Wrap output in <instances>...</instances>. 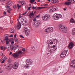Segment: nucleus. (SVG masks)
<instances>
[{
    "label": "nucleus",
    "instance_id": "obj_1",
    "mask_svg": "<svg viewBox=\"0 0 75 75\" xmlns=\"http://www.w3.org/2000/svg\"><path fill=\"white\" fill-rule=\"evenodd\" d=\"M59 29L61 31L63 32L64 33H66L67 32L68 30L67 28L65 27V26H62L61 24L59 25Z\"/></svg>",
    "mask_w": 75,
    "mask_h": 75
},
{
    "label": "nucleus",
    "instance_id": "obj_2",
    "mask_svg": "<svg viewBox=\"0 0 75 75\" xmlns=\"http://www.w3.org/2000/svg\"><path fill=\"white\" fill-rule=\"evenodd\" d=\"M27 64L24 65V68H28L29 66L28 65H32V62L31 59L28 60L27 59L26 61Z\"/></svg>",
    "mask_w": 75,
    "mask_h": 75
},
{
    "label": "nucleus",
    "instance_id": "obj_3",
    "mask_svg": "<svg viewBox=\"0 0 75 75\" xmlns=\"http://www.w3.org/2000/svg\"><path fill=\"white\" fill-rule=\"evenodd\" d=\"M23 31L25 33L26 35V36H28L29 34H30V30H28V28L27 27H25L24 28Z\"/></svg>",
    "mask_w": 75,
    "mask_h": 75
},
{
    "label": "nucleus",
    "instance_id": "obj_4",
    "mask_svg": "<svg viewBox=\"0 0 75 75\" xmlns=\"http://www.w3.org/2000/svg\"><path fill=\"white\" fill-rule=\"evenodd\" d=\"M54 20H58L59 18H62V16L60 14L55 15V14L53 16Z\"/></svg>",
    "mask_w": 75,
    "mask_h": 75
},
{
    "label": "nucleus",
    "instance_id": "obj_5",
    "mask_svg": "<svg viewBox=\"0 0 75 75\" xmlns=\"http://www.w3.org/2000/svg\"><path fill=\"white\" fill-rule=\"evenodd\" d=\"M37 19L35 18L33 19V21H34V23L35 24V25L37 27L38 26V25H39L40 24H41V21L40 20L37 21Z\"/></svg>",
    "mask_w": 75,
    "mask_h": 75
},
{
    "label": "nucleus",
    "instance_id": "obj_6",
    "mask_svg": "<svg viewBox=\"0 0 75 75\" xmlns=\"http://www.w3.org/2000/svg\"><path fill=\"white\" fill-rule=\"evenodd\" d=\"M50 16L49 14H47L42 16V20L44 21H47L48 20V18L50 17Z\"/></svg>",
    "mask_w": 75,
    "mask_h": 75
},
{
    "label": "nucleus",
    "instance_id": "obj_7",
    "mask_svg": "<svg viewBox=\"0 0 75 75\" xmlns=\"http://www.w3.org/2000/svg\"><path fill=\"white\" fill-rule=\"evenodd\" d=\"M67 53V51L66 50H63L62 51V53L60 54L61 58H64V57L66 56V54Z\"/></svg>",
    "mask_w": 75,
    "mask_h": 75
},
{
    "label": "nucleus",
    "instance_id": "obj_8",
    "mask_svg": "<svg viewBox=\"0 0 75 75\" xmlns=\"http://www.w3.org/2000/svg\"><path fill=\"white\" fill-rule=\"evenodd\" d=\"M53 28L52 27H49L47 28L45 30V31L46 33H50V32H52L53 31Z\"/></svg>",
    "mask_w": 75,
    "mask_h": 75
},
{
    "label": "nucleus",
    "instance_id": "obj_9",
    "mask_svg": "<svg viewBox=\"0 0 75 75\" xmlns=\"http://www.w3.org/2000/svg\"><path fill=\"white\" fill-rule=\"evenodd\" d=\"M21 23L22 25H26L28 24V23H27V21L25 20H23V21H22V20H21Z\"/></svg>",
    "mask_w": 75,
    "mask_h": 75
},
{
    "label": "nucleus",
    "instance_id": "obj_10",
    "mask_svg": "<svg viewBox=\"0 0 75 75\" xmlns=\"http://www.w3.org/2000/svg\"><path fill=\"white\" fill-rule=\"evenodd\" d=\"M17 53L19 57H22L23 56V55L24 54V52L22 51L19 50L18 51Z\"/></svg>",
    "mask_w": 75,
    "mask_h": 75
},
{
    "label": "nucleus",
    "instance_id": "obj_11",
    "mask_svg": "<svg viewBox=\"0 0 75 75\" xmlns=\"http://www.w3.org/2000/svg\"><path fill=\"white\" fill-rule=\"evenodd\" d=\"M14 65L12 67L13 69H17L18 67V63L17 62H15L14 63Z\"/></svg>",
    "mask_w": 75,
    "mask_h": 75
},
{
    "label": "nucleus",
    "instance_id": "obj_12",
    "mask_svg": "<svg viewBox=\"0 0 75 75\" xmlns=\"http://www.w3.org/2000/svg\"><path fill=\"white\" fill-rule=\"evenodd\" d=\"M74 45V44L72 42H70L69 45V46H68V48L70 50H71L72 48H73V46Z\"/></svg>",
    "mask_w": 75,
    "mask_h": 75
},
{
    "label": "nucleus",
    "instance_id": "obj_13",
    "mask_svg": "<svg viewBox=\"0 0 75 75\" xmlns=\"http://www.w3.org/2000/svg\"><path fill=\"white\" fill-rule=\"evenodd\" d=\"M12 55L13 56V58H16L19 57V56L17 52L12 54Z\"/></svg>",
    "mask_w": 75,
    "mask_h": 75
},
{
    "label": "nucleus",
    "instance_id": "obj_14",
    "mask_svg": "<svg viewBox=\"0 0 75 75\" xmlns=\"http://www.w3.org/2000/svg\"><path fill=\"white\" fill-rule=\"evenodd\" d=\"M6 4L8 6L9 5L10 6H12V4H13V2L11 1H8L7 3Z\"/></svg>",
    "mask_w": 75,
    "mask_h": 75
},
{
    "label": "nucleus",
    "instance_id": "obj_15",
    "mask_svg": "<svg viewBox=\"0 0 75 75\" xmlns=\"http://www.w3.org/2000/svg\"><path fill=\"white\" fill-rule=\"evenodd\" d=\"M72 35H75V28H74L73 29L72 32L71 33Z\"/></svg>",
    "mask_w": 75,
    "mask_h": 75
},
{
    "label": "nucleus",
    "instance_id": "obj_16",
    "mask_svg": "<svg viewBox=\"0 0 75 75\" xmlns=\"http://www.w3.org/2000/svg\"><path fill=\"white\" fill-rule=\"evenodd\" d=\"M16 47H15V46H14V45H13V46H12L11 47V50H15V49L16 48Z\"/></svg>",
    "mask_w": 75,
    "mask_h": 75
},
{
    "label": "nucleus",
    "instance_id": "obj_17",
    "mask_svg": "<svg viewBox=\"0 0 75 75\" xmlns=\"http://www.w3.org/2000/svg\"><path fill=\"white\" fill-rule=\"evenodd\" d=\"M71 3V2H65V4L66 5H67V6H69V5H70Z\"/></svg>",
    "mask_w": 75,
    "mask_h": 75
},
{
    "label": "nucleus",
    "instance_id": "obj_18",
    "mask_svg": "<svg viewBox=\"0 0 75 75\" xmlns=\"http://www.w3.org/2000/svg\"><path fill=\"white\" fill-rule=\"evenodd\" d=\"M36 13V11H35L34 13H33V11L32 12L30 13V15L31 16H34V14H35V13Z\"/></svg>",
    "mask_w": 75,
    "mask_h": 75
},
{
    "label": "nucleus",
    "instance_id": "obj_19",
    "mask_svg": "<svg viewBox=\"0 0 75 75\" xmlns=\"http://www.w3.org/2000/svg\"><path fill=\"white\" fill-rule=\"evenodd\" d=\"M70 22L75 24V21L73 18H71L70 20Z\"/></svg>",
    "mask_w": 75,
    "mask_h": 75
},
{
    "label": "nucleus",
    "instance_id": "obj_20",
    "mask_svg": "<svg viewBox=\"0 0 75 75\" xmlns=\"http://www.w3.org/2000/svg\"><path fill=\"white\" fill-rule=\"evenodd\" d=\"M54 9L52 8L50 10L49 12L50 13H51L52 12H54Z\"/></svg>",
    "mask_w": 75,
    "mask_h": 75
},
{
    "label": "nucleus",
    "instance_id": "obj_21",
    "mask_svg": "<svg viewBox=\"0 0 75 75\" xmlns=\"http://www.w3.org/2000/svg\"><path fill=\"white\" fill-rule=\"evenodd\" d=\"M71 64H73V65H75V60H74L71 61Z\"/></svg>",
    "mask_w": 75,
    "mask_h": 75
},
{
    "label": "nucleus",
    "instance_id": "obj_22",
    "mask_svg": "<svg viewBox=\"0 0 75 75\" xmlns=\"http://www.w3.org/2000/svg\"><path fill=\"white\" fill-rule=\"evenodd\" d=\"M10 33H14V30L12 29H10Z\"/></svg>",
    "mask_w": 75,
    "mask_h": 75
},
{
    "label": "nucleus",
    "instance_id": "obj_23",
    "mask_svg": "<svg viewBox=\"0 0 75 75\" xmlns=\"http://www.w3.org/2000/svg\"><path fill=\"white\" fill-rule=\"evenodd\" d=\"M70 67L72 68H75V65H73V64H71Z\"/></svg>",
    "mask_w": 75,
    "mask_h": 75
},
{
    "label": "nucleus",
    "instance_id": "obj_24",
    "mask_svg": "<svg viewBox=\"0 0 75 75\" xmlns=\"http://www.w3.org/2000/svg\"><path fill=\"white\" fill-rule=\"evenodd\" d=\"M15 41L16 42H19L20 40H18V39H15Z\"/></svg>",
    "mask_w": 75,
    "mask_h": 75
},
{
    "label": "nucleus",
    "instance_id": "obj_25",
    "mask_svg": "<svg viewBox=\"0 0 75 75\" xmlns=\"http://www.w3.org/2000/svg\"><path fill=\"white\" fill-rule=\"evenodd\" d=\"M18 48L16 47V49H15L14 51L15 52H17V51H18Z\"/></svg>",
    "mask_w": 75,
    "mask_h": 75
},
{
    "label": "nucleus",
    "instance_id": "obj_26",
    "mask_svg": "<svg viewBox=\"0 0 75 75\" xmlns=\"http://www.w3.org/2000/svg\"><path fill=\"white\" fill-rule=\"evenodd\" d=\"M17 6L18 7V9H19V8H21V5L20 6V5H19V4H18L17 5Z\"/></svg>",
    "mask_w": 75,
    "mask_h": 75
},
{
    "label": "nucleus",
    "instance_id": "obj_27",
    "mask_svg": "<svg viewBox=\"0 0 75 75\" xmlns=\"http://www.w3.org/2000/svg\"><path fill=\"white\" fill-rule=\"evenodd\" d=\"M17 25H21V23L20 21H18V22L17 24Z\"/></svg>",
    "mask_w": 75,
    "mask_h": 75
},
{
    "label": "nucleus",
    "instance_id": "obj_28",
    "mask_svg": "<svg viewBox=\"0 0 75 75\" xmlns=\"http://www.w3.org/2000/svg\"><path fill=\"white\" fill-rule=\"evenodd\" d=\"M17 28H18V29L19 30L20 29V28H21V25H17Z\"/></svg>",
    "mask_w": 75,
    "mask_h": 75
},
{
    "label": "nucleus",
    "instance_id": "obj_29",
    "mask_svg": "<svg viewBox=\"0 0 75 75\" xmlns=\"http://www.w3.org/2000/svg\"><path fill=\"white\" fill-rule=\"evenodd\" d=\"M34 1H35V0H30V2L31 4H32V3H33Z\"/></svg>",
    "mask_w": 75,
    "mask_h": 75
},
{
    "label": "nucleus",
    "instance_id": "obj_30",
    "mask_svg": "<svg viewBox=\"0 0 75 75\" xmlns=\"http://www.w3.org/2000/svg\"><path fill=\"white\" fill-rule=\"evenodd\" d=\"M13 8H14V9H16V8H17V6H16V5L13 6Z\"/></svg>",
    "mask_w": 75,
    "mask_h": 75
},
{
    "label": "nucleus",
    "instance_id": "obj_31",
    "mask_svg": "<svg viewBox=\"0 0 75 75\" xmlns=\"http://www.w3.org/2000/svg\"><path fill=\"white\" fill-rule=\"evenodd\" d=\"M53 9H54V11H57V10L58 9V8L57 7H56V8H54Z\"/></svg>",
    "mask_w": 75,
    "mask_h": 75
},
{
    "label": "nucleus",
    "instance_id": "obj_32",
    "mask_svg": "<svg viewBox=\"0 0 75 75\" xmlns=\"http://www.w3.org/2000/svg\"><path fill=\"white\" fill-rule=\"evenodd\" d=\"M32 9L33 10H36L37 9V8L35 7L34 6H32Z\"/></svg>",
    "mask_w": 75,
    "mask_h": 75
},
{
    "label": "nucleus",
    "instance_id": "obj_33",
    "mask_svg": "<svg viewBox=\"0 0 75 75\" xmlns=\"http://www.w3.org/2000/svg\"><path fill=\"white\" fill-rule=\"evenodd\" d=\"M4 36L5 37V38H8V36L7 34L5 35Z\"/></svg>",
    "mask_w": 75,
    "mask_h": 75
},
{
    "label": "nucleus",
    "instance_id": "obj_34",
    "mask_svg": "<svg viewBox=\"0 0 75 75\" xmlns=\"http://www.w3.org/2000/svg\"><path fill=\"white\" fill-rule=\"evenodd\" d=\"M5 41H7L8 40V38H5Z\"/></svg>",
    "mask_w": 75,
    "mask_h": 75
},
{
    "label": "nucleus",
    "instance_id": "obj_35",
    "mask_svg": "<svg viewBox=\"0 0 75 75\" xmlns=\"http://www.w3.org/2000/svg\"><path fill=\"white\" fill-rule=\"evenodd\" d=\"M10 67H11V66H8L6 67V69H8V68H10Z\"/></svg>",
    "mask_w": 75,
    "mask_h": 75
},
{
    "label": "nucleus",
    "instance_id": "obj_36",
    "mask_svg": "<svg viewBox=\"0 0 75 75\" xmlns=\"http://www.w3.org/2000/svg\"><path fill=\"white\" fill-rule=\"evenodd\" d=\"M19 36L20 37H21V38H24L23 36V35H20Z\"/></svg>",
    "mask_w": 75,
    "mask_h": 75
},
{
    "label": "nucleus",
    "instance_id": "obj_37",
    "mask_svg": "<svg viewBox=\"0 0 75 75\" xmlns=\"http://www.w3.org/2000/svg\"><path fill=\"white\" fill-rule=\"evenodd\" d=\"M1 50H3V46H1L0 47Z\"/></svg>",
    "mask_w": 75,
    "mask_h": 75
},
{
    "label": "nucleus",
    "instance_id": "obj_38",
    "mask_svg": "<svg viewBox=\"0 0 75 75\" xmlns=\"http://www.w3.org/2000/svg\"><path fill=\"white\" fill-rule=\"evenodd\" d=\"M24 1H22L21 2V4L22 5H23L24 4Z\"/></svg>",
    "mask_w": 75,
    "mask_h": 75
},
{
    "label": "nucleus",
    "instance_id": "obj_39",
    "mask_svg": "<svg viewBox=\"0 0 75 75\" xmlns=\"http://www.w3.org/2000/svg\"><path fill=\"white\" fill-rule=\"evenodd\" d=\"M5 7H6V8H10V7L8 6H6Z\"/></svg>",
    "mask_w": 75,
    "mask_h": 75
},
{
    "label": "nucleus",
    "instance_id": "obj_40",
    "mask_svg": "<svg viewBox=\"0 0 75 75\" xmlns=\"http://www.w3.org/2000/svg\"><path fill=\"white\" fill-rule=\"evenodd\" d=\"M55 51V50H53L52 49H51L50 50V51L51 52H53V51Z\"/></svg>",
    "mask_w": 75,
    "mask_h": 75
},
{
    "label": "nucleus",
    "instance_id": "obj_41",
    "mask_svg": "<svg viewBox=\"0 0 75 75\" xmlns=\"http://www.w3.org/2000/svg\"><path fill=\"white\" fill-rule=\"evenodd\" d=\"M7 14V13H6V11H4V15H6V14Z\"/></svg>",
    "mask_w": 75,
    "mask_h": 75
},
{
    "label": "nucleus",
    "instance_id": "obj_42",
    "mask_svg": "<svg viewBox=\"0 0 75 75\" xmlns=\"http://www.w3.org/2000/svg\"><path fill=\"white\" fill-rule=\"evenodd\" d=\"M25 48H23L22 49V51L23 52H25Z\"/></svg>",
    "mask_w": 75,
    "mask_h": 75
},
{
    "label": "nucleus",
    "instance_id": "obj_43",
    "mask_svg": "<svg viewBox=\"0 0 75 75\" xmlns=\"http://www.w3.org/2000/svg\"><path fill=\"white\" fill-rule=\"evenodd\" d=\"M14 41H12L11 43V44H12V45H13V44H14Z\"/></svg>",
    "mask_w": 75,
    "mask_h": 75
},
{
    "label": "nucleus",
    "instance_id": "obj_44",
    "mask_svg": "<svg viewBox=\"0 0 75 75\" xmlns=\"http://www.w3.org/2000/svg\"><path fill=\"white\" fill-rule=\"evenodd\" d=\"M30 8H31V6H30L28 8V10H30Z\"/></svg>",
    "mask_w": 75,
    "mask_h": 75
},
{
    "label": "nucleus",
    "instance_id": "obj_45",
    "mask_svg": "<svg viewBox=\"0 0 75 75\" xmlns=\"http://www.w3.org/2000/svg\"><path fill=\"white\" fill-rule=\"evenodd\" d=\"M5 61V59H4L3 60V61L2 62H1V63H4V62Z\"/></svg>",
    "mask_w": 75,
    "mask_h": 75
},
{
    "label": "nucleus",
    "instance_id": "obj_46",
    "mask_svg": "<svg viewBox=\"0 0 75 75\" xmlns=\"http://www.w3.org/2000/svg\"><path fill=\"white\" fill-rule=\"evenodd\" d=\"M6 44H9V42H8V41H6Z\"/></svg>",
    "mask_w": 75,
    "mask_h": 75
},
{
    "label": "nucleus",
    "instance_id": "obj_47",
    "mask_svg": "<svg viewBox=\"0 0 75 75\" xmlns=\"http://www.w3.org/2000/svg\"><path fill=\"white\" fill-rule=\"evenodd\" d=\"M37 9H38V10H39L40 9H41V7H38L37 8Z\"/></svg>",
    "mask_w": 75,
    "mask_h": 75
},
{
    "label": "nucleus",
    "instance_id": "obj_48",
    "mask_svg": "<svg viewBox=\"0 0 75 75\" xmlns=\"http://www.w3.org/2000/svg\"><path fill=\"white\" fill-rule=\"evenodd\" d=\"M9 37H13V35H11Z\"/></svg>",
    "mask_w": 75,
    "mask_h": 75
},
{
    "label": "nucleus",
    "instance_id": "obj_49",
    "mask_svg": "<svg viewBox=\"0 0 75 75\" xmlns=\"http://www.w3.org/2000/svg\"><path fill=\"white\" fill-rule=\"evenodd\" d=\"M36 17H37V18H39V17H40V15H38L37 16H36Z\"/></svg>",
    "mask_w": 75,
    "mask_h": 75
},
{
    "label": "nucleus",
    "instance_id": "obj_50",
    "mask_svg": "<svg viewBox=\"0 0 75 75\" xmlns=\"http://www.w3.org/2000/svg\"><path fill=\"white\" fill-rule=\"evenodd\" d=\"M7 11L8 13H10L11 12L10 11V10H7Z\"/></svg>",
    "mask_w": 75,
    "mask_h": 75
},
{
    "label": "nucleus",
    "instance_id": "obj_51",
    "mask_svg": "<svg viewBox=\"0 0 75 75\" xmlns=\"http://www.w3.org/2000/svg\"><path fill=\"white\" fill-rule=\"evenodd\" d=\"M17 36V35L16 34H15L14 35V37L15 38H16V37Z\"/></svg>",
    "mask_w": 75,
    "mask_h": 75
},
{
    "label": "nucleus",
    "instance_id": "obj_52",
    "mask_svg": "<svg viewBox=\"0 0 75 75\" xmlns=\"http://www.w3.org/2000/svg\"><path fill=\"white\" fill-rule=\"evenodd\" d=\"M50 44H53V42H51L50 43Z\"/></svg>",
    "mask_w": 75,
    "mask_h": 75
},
{
    "label": "nucleus",
    "instance_id": "obj_53",
    "mask_svg": "<svg viewBox=\"0 0 75 75\" xmlns=\"http://www.w3.org/2000/svg\"><path fill=\"white\" fill-rule=\"evenodd\" d=\"M33 49H34V50H35V48H35V47H33Z\"/></svg>",
    "mask_w": 75,
    "mask_h": 75
},
{
    "label": "nucleus",
    "instance_id": "obj_54",
    "mask_svg": "<svg viewBox=\"0 0 75 75\" xmlns=\"http://www.w3.org/2000/svg\"><path fill=\"white\" fill-rule=\"evenodd\" d=\"M44 6H48V4H45L44 5Z\"/></svg>",
    "mask_w": 75,
    "mask_h": 75
},
{
    "label": "nucleus",
    "instance_id": "obj_55",
    "mask_svg": "<svg viewBox=\"0 0 75 75\" xmlns=\"http://www.w3.org/2000/svg\"><path fill=\"white\" fill-rule=\"evenodd\" d=\"M58 0H55V3H58V2H57V1H58Z\"/></svg>",
    "mask_w": 75,
    "mask_h": 75
},
{
    "label": "nucleus",
    "instance_id": "obj_56",
    "mask_svg": "<svg viewBox=\"0 0 75 75\" xmlns=\"http://www.w3.org/2000/svg\"><path fill=\"white\" fill-rule=\"evenodd\" d=\"M11 54H12V52H10L9 53V55H11Z\"/></svg>",
    "mask_w": 75,
    "mask_h": 75
},
{
    "label": "nucleus",
    "instance_id": "obj_57",
    "mask_svg": "<svg viewBox=\"0 0 75 75\" xmlns=\"http://www.w3.org/2000/svg\"><path fill=\"white\" fill-rule=\"evenodd\" d=\"M55 46L54 45H53L52 46V47L53 48H55Z\"/></svg>",
    "mask_w": 75,
    "mask_h": 75
},
{
    "label": "nucleus",
    "instance_id": "obj_58",
    "mask_svg": "<svg viewBox=\"0 0 75 75\" xmlns=\"http://www.w3.org/2000/svg\"><path fill=\"white\" fill-rule=\"evenodd\" d=\"M16 47H18L19 46L18 45H15Z\"/></svg>",
    "mask_w": 75,
    "mask_h": 75
},
{
    "label": "nucleus",
    "instance_id": "obj_59",
    "mask_svg": "<svg viewBox=\"0 0 75 75\" xmlns=\"http://www.w3.org/2000/svg\"><path fill=\"white\" fill-rule=\"evenodd\" d=\"M27 11L25 12L24 13L25 14H27Z\"/></svg>",
    "mask_w": 75,
    "mask_h": 75
},
{
    "label": "nucleus",
    "instance_id": "obj_60",
    "mask_svg": "<svg viewBox=\"0 0 75 75\" xmlns=\"http://www.w3.org/2000/svg\"><path fill=\"white\" fill-rule=\"evenodd\" d=\"M11 24H13V21H11Z\"/></svg>",
    "mask_w": 75,
    "mask_h": 75
},
{
    "label": "nucleus",
    "instance_id": "obj_61",
    "mask_svg": "<svg viewBox=\"0 0 75 75\" xmlns=\"http://www.w3.org/2000/svg\"><path fill=\"white\" fill-rule=\"evenodd\" d=\"M21 17H22L21 16L19 17H18V18H19L20 19V18H21Z\"/></svg>",
    "mask_w": 75,
    "mask_h": 75
},
{
    "label": "nucleus",
    "instance_id": "obj_62",
    "mask_svg": "<svg viewBox=\"0 0 75 75\" xmlns=\"http://www.w3.org/2000/svg\"><path fill=\"white\" fill-rule=\"evenodd\" d=\"M47 1H49V2H51V0H47Z\"/></svg>",
    "mask_w": 75,
    "mask_h": 75
},
{
    "label": "nucleus",
    "instance_id": "obj_63",
    "mask_svg": "<svg viewBox=\"0 0 75 75\" xmlns=\"http://www.w3.org/2000/svg\"><path fill=\"white\" fill-rule=\"evenodd\" d=\"M72 3H75V1H74V0H73Z\"/></svg>",
    "mask_w": 75,
    "mask_h": 75
},
{
    "label": "nucleus",
    "instance_id": "obj_64",
    "mask_svg": "<svg viewBox=\"0 0 75 75\" xmlns=\"http://www.w3.org/2000/svg\"><path fill=\"white\" fill-rule=\"evenodd\" d=\"M24 75H27V73H25V74H24Z\"/></svg>",
    "mask_w": 75,
    "mask_h": 75
}]
</instances>
